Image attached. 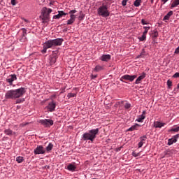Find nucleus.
<instances>
[{
    "mask_svg": "<svg viewBox=\"0 0 179 179\" xmlns=\"http://www.w3.org/2000/svg\"><path fill=\"white\" fill-rule=\"evenodd\" d=\"M26 93V89L24 87H21L17 90H10L6 92L5 99L6 100H16L19 97H22L23 94Z\"/></svg>",
    "mask_w": 179,
    "mask_h": 179,
    "instance_id": "obj_1",
    "label": "nucleus"
},
{
    "mask_svg": "<svg viewBox=\"0 0 179 179\" xmlns=\"http://www.w3.org/2000/svg\"><path fill=\"white\" fill-rule=\"evenodd\" d=\"M99 128L91 129L89 132L84 133L83 134L82 139L83 141H90L92 143L96 139V136L99 134Z\"/></svg>",
    "mask_w": 179,
    "mask_h": 179,
    "instance_id": "obj_2",
    "label": "nucleus"
},
{
    "mask_svg": "<svg viewBox=\"0 0 179 179\" xmlns=\"http://www.w3.org/2000/svg\"><path fill=\"white\" fill-rule=\"evenodd\" d=\"M110 6L108 5V2L103 3L101 6L97 9V13L99 16H101L102 17H108L110 16Z\"/></svg>",
    "mask_w": 179,
    "mask_h": 179,
    "instance_id": "obj_3",
    "label": "nucleus"
},
{
    "mask_svg": "<svg viewBox=\"0 0 179 179\" xmlns=\"http://www.w3.org/2000/svg\"><path fill=\"white\" fill-rule=\"evenodd\" d=\"M41 125H43L45 128H50L52 125H54V120L51 119H45V120H40L38 121Z\"/></svg>",
    "mask_w": 179,
    "mask_h": 179,
    "instance_id": "obj_4",
    "label": "nucleus"
},
{
    "mask_svg": "<svg viewBox=\"0 0 179 179\" xmlns=\"http://www.w3.org/2000/svg\"><path fill=\"white\" fill-rule=\"evenodd\" d=\"M47 7H43L42 8V15H41V19H42V23H47L48 20H50V15L47 12Z\"/></svg>",
    "mask_w": 179,
    "mask_h": 179,
    "instance_id": "obj_5",
    "label": "nucleus"
},
{
    "mask_svg": "<svg viewBox=\"0 0 179 179\" xmlns=\"http://www.w3.org/2000/svg\"><path fill=\"white\" fill-rule=\"evenodd\" d=\"M46 150L43 145H38L34 150V155H44L45 153Z\"/></svg>",
    "mask_w": 179,
    "mask_h": 179,
    "instance_id": "obj_6",
    "label": "nucleus"
},
{
    "mask_svg": "<svg viewBox=\"0 0 179 179\" xmlns=\"http://www.w3.org/2000/svg\"><path fill=\"white\" fill-rule=\"evenodd\" d=\"M57 103L54 101H52L45 108H46V110H48V111H49L50 113H52V111H55Z\"/></svg>",
    "mask_w": 179,
    "mask_h": 179,
    "instance_id": "obj_7",
    "label": "nucleus"
},
{
    "mask_svg": "<svg viewBox=\"0 0 179 179\" xmlns=\"http://www.w3.org/2000/svg\"><path fill=\"white\" fill-rule=\"evenodd\" d=\"M138 76L136 75H124L123 76H122V79H124V80H129V82H134V80H135V79H136Z\"/></svg>",
    "mask_w": 179,
    "mask_h": 179,
    "instance_id": "obj_8",
    "label": "nucleus"
},
{
    "mask_svg": "<svg viewBox=\"0 0 179 179\" xmlns=\"http://www.w3.org/2000/svg\"><path fill=\"white\" fill-rule=\"evenodd\" d=\"M14 80H17V77L16 76V74L10 75L9 77L6 79V82L9 83L10 86H12V85H13Z\"/></svg>",
    "mask_w": 179,
    "mask_h": 179,
    "instance_id": "obj_9",
    "label": "nucleus"
},
{
    "mask_svg": "<svg viewBox=\"0 0 179 179\" xmlns=\"http://www.w3.org/2000/svg\"><path fill=\"white\" fill-rule=\"evenodd\" d=\"M178 138H179V134H176V135L173 136L171 138H169L168 140L167 145L169 146H171V145H173V143H176L177 142Z\"/></svg>",
    "mask_w": 179,
    "mask_h": 179,
    "instance_id": "obj_10",
    "label": "nucleus"
},
{
    "mask_svg": "<svg viewBox=\"0 0 179 179\" xmlns=\"http://www.w3.org/2000/svg\"><path fill=\"white\" fill-rule=\"evenodd\" d=\"M52 41L54 47H57V45H62V43H64V39L62 38H57L56 39H52Z\"/></svg>",
    "mask_w": 179,
    "mask_h": 179,
    "instance_id": "obj_11",
    "label": "nucleus"
},
{
    "mask_svg": "<svg viewBox=\"0 0 179 179\" xmlns=\"http://www.w3.org/2000/svg\"><path fill=\"white\" fill-rule=\"evenodd\" d=\"M145 78H146V74L145 73V72H143L141 75L138 76L136 80L135 84L139 85V83H141V82H142V80H143V79H145Z\"/></svg>",
    "mask_w": 179,
    "mask_h": 179,
    "instance_id": "obj_12",
    "label": "nucleus"
},
{
    "mask_svg": "<svg viewBox=\"0 0 179 179\" xmlns=\"http://www.w3.org/2000/svg\"><path fill=\"white\" fill-rule=\"evenodd\" d=\"M66 15H68V13H65L62 10L58 11V14L56 15H54L53 19H55V20L61 19L62 16H66Z\"/></svg>",
    "mask_w": 179,
    "mask_h": 179,
    "instance_id": "obj_13",
    "label": "nucleus"
},
{
    "mask_svg": "<svg viewBox=\"0 0 179 179\" xmlns=\"http://www.w3.org/2000/svg\"><path fill=\"white\" fill-rule=\"evenodd\" d=\"M101 61H103L104 62H108L110 59H111V55H102L101 57L99 58Z\"/></svg>",
    "mask_w": 179,
    "mask_h": 179,
    "instance_id": "obj_14",
    "label": "nucleus"
},
{
    "mask_svg": "<svg viewBox=\"0 0 179 179\" xmlns=\"http://www.w3.org/2000/svg\"><path fill=\"white\" fill-rule=\"evenodd\" d=\"M43 45L46 47V48H52L54 47V43L52 40H48V41L45 42Z\"/></svg>",
    "mask_w": 179,
    "mask_h": 179,
    "instance_id": "obj_15",
    "label": "nucleus"
},
{
    "mask_svg": "<svg viewBox=\"0 0 179 179\" xmlns=\"http://www.w3.org/2000/svg\"><path fill=\"white\" fill-rule=\"evenodd\" d=\"M49 60L50 62V65H54V64H55V62H57V55H50Z\"/></svg>",
    "mask_w": 179,
    "mask_h": 179,
    "instance_id": "obj_16",
    "label": "nucleus"
},
{
    "mask_svg": "<svg viewBox=\"0 0 179 179\" xmlns=\"http://www.w3.org/2000/svg\"><path fill=\"white\" fill-rule=\"evenodd\" d=\"M76 10H71L69 12V15H70V19H73V20H76V15H75V13H76Z\"/></svg>",
    "mask_w": 179,
    "mask_h": 179,
    "instance_id": "obj_17",
    "label": "nucleus"
},
{
    "mask_svg": "<svg viewBox=\"0 0 179 179\" xmlns=\"http://www.w3.org/2000/svg\"><path fill=\"white\" fill-rule=\"evenodd\" d=\"M94 72H100L101 71H104V66H101L100 64H98L95 66L94 69Z\"/></svg>",
    "mask_w": 179,
    "mask_h": 179,
    "instance_id": "obj_18",
    "label": "nucleus"
},
{
    "mask_svg": "<svg viewBox=\"0 0 179 179\" xmlns=\"http://www.w3.org/2000/svg\"><path fill=\"white\" fill-rule=\"evenodd\" d=\"M67 170H69V171H75L76 170V166L72 164H69L67 166Z\"/></svg>",
    "mask_w": 179,
    "mask_h": 179,
    "instance_id": "obj_19",
    "label": "nucleus"
},
{
    "mask_svg": "<svg viewBox=\"0 0 179 179\" xmlns=\"http://www.w3.org/2000/svg\"><path fill=\"white\" fill-rule=\"evenodd\" d=\"M141 125L138 124H135L134 125L131 126L128 129V131H138V128H139Z\"/></svg>",
    "mask_w": 179,
    "mask_h": 179,
    "instance_id": "obj_20",
    "label": "nucleus"
},
{
    "mask_svg": "<svg viewBox=\"0 0 179 179\" xmlns=\"http://www.w3.org/2000/svg\"><path fill=\"white\" fill-rule=\"evenodd\" d=\"M173 11H169L163 18V20H169L171 16H173Z\"/></svg>",
    "mask_w": 179,
    "mask_h": 179,
    "instance_id": "obj_21",
    "label": "nucleus"
},
{
    "mask_svg": "<svg viewBox=\"0 0 179 179\" xmlns=\"http://www.w3.org/2000/svg\"><path fill=\"white\" fill-rule=\"evenodd\" d=\"M164 125H166V123H162L161 122H155V128H162V127H164Z\"/></svg>",
    "mask_w": 179,
    "mask_h": 179,
    "instance_id": "obj_22",
    "label": "nucleus"
},
{
    "mask_svg": "<svg viewBox=\"0 0 179 179\" xmlns=\"http://www.w3.org/2000/svg\"><path fill=\"white\" fill-rule=\"evenodd\" d=\"M145 57H146V51L145 49H142L141 52L136 57V58H145Z\"/></svg>",
    "mask_w": 179,
    "mask_h": 179,
    "instance_id": "obj_23",
    "label": "nucleus"
},
{
    "mask_svg": "<svg viewBox=\"0 0 179 179\" xmlns=\"http://www.w3.org/2000/svg\"><path fill=\"white\" fill-rule=\"evenodd\" d=\"M145 118H146V116L141 115L138 116L136 121H137V122H143V120H145Z\"/></svg>",
    "mask_w": 179,
    "mask_h": 179,
    "instance_id": "obj_24",
    "label": "nucleus"
},
{
    "mask_svg": "<svg viewBox=\"0 0 179 179\" xmlns=\"http://www.w3.org/2000/svg\"><path fill=\"white\" fill-rule=\"evenodd\" d=\"M179 5V0H174L171 5V8H177Z\"/></svg>",
    "mask_w": 179,
    "mask_h": 179,
    "instance_id": "obj_25",
    "label": "nucleus"
},
{
    "mask_svg": "<svg viewBox=\"0 0 179 179\" xmlns=\"http://www.w3.org/2000/svg\"><path fill=\"white\" fill-rule=\"evenodd\" d=\"M52 148H54V145L50 143L46 147V152H48V153L51 152V150H52Z\"/></svg>",
    "mask_w": 179,
    "mask_h": 179,
    "instance_id": "obj_26",
    "label": "nucleus"
},
{
    "mask_svg": "<svg viewBox=\"0 0 179 179\" xmlns=\"http://www.w3.org/2000/svg\"><path fill=\"white\" fill-rule=\"evenodd\" d=\"M4 134L10 136L13 134V131L11 129H7L4 130Z\"/></svg>",
    "mask_w": 179,
    "mask_h": 179,
    "instance_id": "obj_27",
    "label": "nucleus"
},
{
    "mask_svg": "<svg viewBox=\"0 0 179 179\" xmlns=\"http://www.w3.org/2000/svg\"><path fill=\"white\" fill-rule=\"evenodd\" d=\"M142 3V0H136L134 3V6L136 8H139L141 6V3Z\"/></svg>",
    "mask_w": 179,
    "mask_h": 179,
    "instance_id": "obj_28",
    "label": "nucleus"
},
{
    "mask_svg": "<svg viewBox=\"0 0 179 179\" xmlns=\"http://www.w3.org/2000/svg\"><path fill=\"white\" fill-rule=\"evenodd\" d=\"M16 162L18 163H22V162H24V158L22 156L17 157Z\"/></svg>",
    "mask_w": 179,
    "mask_h": 179,
    "instance_id": "obj_29",
    "label": "nucleus"
},
{
    "mask_svg": "<svg viewBox=\"0 0 179 179\" xmlns=\"http://www.w3.org/2000/svg\"><path fill=\"white\" fill-rule=\"evenodd\" d=\"M143 29H144V31L143 32V34H145L146 36L149 30H150V27H143Z\"/></svg>",
    "mask_w": 179,
    "mask_h": 179,
    "instance_id": "obj_30",
    "label": "nucleus"
},
{
    "mask_svg": "<svg viewBox=\"0 0 179 179\" xmlns=\"http://www.w3.org/2000/svg\"><path fill=\"white\" fill-rule=\"evenodd\" d=\"M85 14L82 13V11L80 12V15L78 16V20H83L85 19Z\"/></svg>",
    "mask_w": 179,
    "mask_h": 179,
    "instance_id": "obj_31",
    "label": "nucleus"
},
{
    "mask_svg": "<svg viewBox=\"0 0 179 179\" xmlns=\"http://www.w3.org/2000/svg\"><path fill=\"white\" fill-rule=\"evenodd\" d=\"M169 132H179V126L177 127L172 128L169 130Z\"/></svg>",
    "mask_w": 179,
    "mask_h": 179,
    "instance_id": "obj_32",
    "label": "nucleus"
},
{
    "mask_svg": "<svg viewBox=\"0 0 179 179\" xmlns=\"http://www.w3.org/2000/svg\"><path fill=\"white\" fill-rule=\"evenodd\" d=\"M138 40L140 41H144V40H146V35L145 34H143V35L138 38Z\"/></svg>",
    "mask_w": 179,
    "mask_h": 179,
    "instance_id": "obj_33",
    "label": "nucleus"
},
{
    "mask_svg": "<svg viewBox=\"0 0 179 179\" xmlns=\"http://www.w3.org/2000/svg\"><path fill=\"white\" fill-rule=\"evenodd\" d=\"M75 23V20H73L72 18H70L69 20H67V24H73Z\"/></svg>",
    "mask_w": 179,
    "mask_h": 179,
    "instance_id": "obj_34",
    "label": "nucleus"
},
{
    "mask_svg": "<svg viewBox=\"0 0 179 179\" xmlns=\"http://www.w3.org/2000/svg\"><path fill=\"white\" fill-rule=\"evenodd\" d=\"M67 97L69 99H71V97H76V94L75 93H69L67 95Z\"/></svg>",
    "mask_w": 179,
    "mask_h": 179,
    "instance_id": "obj_35",
    "label": "nucleus"
},
{
    "mask_svg": "<svg viewBox=\"0 0 179 179\" xmlns=\"http://www.w3.org/2000/svg\"><path fill=\"white\" fill-rule=\"evenodd\" d=\"M132 156H134V157H138V156H141V152L136 153L135 151H134L132 152Z\"/></svg>",
    "mask_w": 179,
    "mask_h": 179,
    "instance_id": "obj_36",
    "label": "nucleus"
},
{
    "mask_svg": "<svg viewBox=\"0 0 179 179\" xmlns=\"http://www.w3.org/2000/svg\"><path fill=\"white\" fill-rule=\"evenodd\" d=\"M152 34H153L154 37L159 36V32L157 31V30H154Z\"/></svg>",
    "mask_w": 179,
    "mask_h": 179,
    "instance_id": "obj_37",
    "label": "nucleus"
},
{
    "mask_svg": "<svg viewBox=\"0 0 179 179\" xmlns=\"http://www.w3.org/2000/svg\"><path fill=\"white\" fill-rule=\"evenodd\" d=\"M166 83H167L168 87H171V86L173 85V82H171V80H168Z\"/></svg>",
    "mask_w": 179,
    "mask_h": 179,
    "instance_id": "obj_38",
    "label": "nucleus"
},
{
    "mask_svg": "<svg viewBox=\"0 0 179 179\" xmlns=\"http://www.w3.org/2000/svg\"><path fill=\"white\" fill-rule=\"evenodd\" d=\"M24 101V99H20L16 100V104H19V103H23Z\"/></svg>",
    "mask_w": 179,
    "mask_h": 179,
    "instance_id": "obj_39",
    "label": "nucleus"
},
{
    "mask_svg": "<svg viewBox=\"0 0 179 179\" xmlns=\"http://www.w3.org/2000/svg\"><path fill=\"white\" fill-rule=\"evenodd\" d=\"M131 108V103H126L124 104V108H126L127 110H128V108Z\"/></svg>",
    "mask_w": 179,
    "mask_h": 179,
    "instance_id": "obj_40",
    "label": "nucleus"
},
{
    "mask_svg": "<svg viewBox=\"0 0 179 179\" xmlns=\"http://www.w3.org/2000/svg\"><path fill=\"white\" fill-rule=\"evenodd\" d=\"M45 12L48 13V15L50 16V14L51 13V12H52V9L51 8H47L45 10Z\"/></svg>",
    "mask_w": 179,
    "mask_h": 179,
    "instance_id": "obj_41",
    "label": "nucleus"
},
{
    "mask_svg": "<svg viewBox=\"0 0 179 179\" xmlns=\"http://www.w3.org/2000/svg\"><path fill=\"white\" fill-rule=\"evenodd\" d=\"M47 50H48V48L43 45V49L42 50L41 52L43 54H45V52H47Z\"/></svg>",
    "mask_w": 179,
    "mask_h": 179,
    "instance_id": "obj_42",
    "label": "nucleus"
},
{
    "mask_svg": "<svg viewBox=\"0 0 179 179\" xmlns=\"http://www.w3.org/2000/svg\"><path fill=\"white\" fill-rule=\"evenodd\" d=\"M21 30H22V34H23L22 35H23L24 36L27 34V30H26L25 28H22Z\"/></svg>",
    "mask_w": 179,
    "mask_h": 179,
    "instance_id": "obj_43",
    "label": "nucleus"
},
{
    "mask_svg": "<svg viewBox=\"0 0 179 179\" xmlns=\"http://www.w3.org/2000/svg\"><path fill=\"white\" fill-rule=\"evenodd\" d=\"M143 143H145V142L143 141H140L138 144V146L139 148H142L143 146Z\"/></svg>",
    "mask_w": 179,
    "mask_h": 179,
    "instance_id": "obj_44",
    "label": "nucleus"
},
{
    "mask_svg": "<svg viewBox=\"0 0 179 179\" xmlns=\"http://www.w3.org/2000/svg\"><path fill=\"white\" fill-rule=\"evenodd\" d=\"M127 2H128V0H123L122 1V6H127Z\"/></svg>",
    "mask_w": 179,
    "mask_h": 179,
    "instance_id": "obj_45",
    "label": "nucleus"
},
{
    "mask_svg": "<svg viewBox=\"0 0 179 179\" xmlns=\"http://www.w3.org/2000/svg\"><path fill=\"white\" fill-rule=\"evenodd\" d=\"M140 139L141 142H144L145 141H146V136H141Z\"/></svg>",
    "mask_w": 179,
    "mask_h": 179,
    "instance_id": "obj_46",
    "label": "nucleus"
},
{
    "mask_svg": "<svg viewBox=\"0 0 179 179\" xmlns=\"http://www.w3.org/2000/svg\"><path fill=\"white\" fill-rule=\"evenodd\" d=\"M11 5H13V6H15L16 5V0H11Z\"/></svg>",
    "mask_w": 179,
    "mask_h": 179,
    "instance_id": "obj_47",
    "label": "nucleus"
},
{
    "mask_svg": "<svg viewBox=\"0 0 179 179\" xmlns=\"http://www.w3.org/2000/svg\"><path fill=\"white\" fill-rule=\"evenodd\" d=\"M141 24L145 25V24H148V22H146V21L143 19L141 20Z\"/></svg>",
    "mask_w": 179,
    "mask_h": 179,
    "instance_id": "obj_48",
    "label": "nucleus"
},
{
    "mask_svg": "<svg viewBox=\"0 0 179 179\" xmlns=\"http://www.w3.org/2000/svg\"><path fill=\"white\" fill-rule=\"evenodd\" d=\"M173 78H179V73H176L173 76Z\"/></svg>",
    "mask_w": 179,
    "mask_h": 179,
    "instance_id": "obj_49",
    "label": "nucleus"
},
{
    "mask_svg": "<svg viewBox=\"0 0 179 179\" xmlns=\"http://www.w3.org/2000/svg\"><path fill=\"white\" fill-rule=\"evenodd\" d=\"M97 78V75H92V79H96Z\"/></svg>",
    "mask_w": 179,
    "mask_h": 179,
    "instance_id": "obj_50",
    "label": "nucleus"
},
{
    "mask_svg": "<svg viewBox=\"0 0 179 179\" xmlns=\"http://www.w3.org/2000/svg\"><path fill=\"white\" fill-rule=\"evenodd\" d=\"M120 80L121 82H124V80H125V78H122V77H121V78H120Z\"/></svg>",
    "mask_w": 179,
    "mask_h": 179,
    "instance_id": "obj_51",
    "label": "nucleus"
},
{
    "mask_svg": "<svg viewBox=\"0 0 179 179\" xmlns=\"http://www.w3.org/2000/svg\"><path fill=\"white\" fill-rule=\"evenodd\" d=\"M169 0H162V2H163V3H166V2H167Z\"/></svg>",
    "mask_w": 179,
    "mask_h": 179,
    "instance_id": "obj_52",
    "label": "nucleus"
},
{
    "mask_svg": "<svg viewBox=\"0 0 179 179\" xmlns=\"http://www.w3.org/2000/svg\"><path fill=\"white\" fill-rule=\"evenodd\" d=\"M145 114H146V110L143 111L142 115H145Z\"/></svg>",
    "mask_w": 179,
    "mask_h": 179,
    "instance_id": "obj_53",
    "label": "nucleus"
},
{
    "mask_svg": "<svg viewBox=\"0 0 179 179\" xmlns=\"http://www.w3.org/2000/svg\"><path fill=\"white\" fill-rule=\"evenodd\" d=\"M154 2H155V0H150L151 3H154Z\"/></svg>",
    "mask_w": 179,
    "mask_h": 179,
    "instance_id": "obj_54",
    "label": "nucleus"
},
{
    "mask_svg": "<svg viewBox=\"0 0 179 179\" xmlns=\"http://www.w3.org/2000/svg\"><path fill=\"white\" fill-rule=\"evenodd\" d=\"M49 5H50V6H52V5H53L52 2H50V3H49Z\"/></svg>",
    "mask_w": 179,
    "mask_h": 179,
    "instance_id": "obj_55",
    "label": "nucleus"
},
{
    "mask_svg": "<svg viewBox=\"0 0 179 179\" xmlns=\"http://www.w3.org/2000/svg\"><path fill=\"white\" fill-rule=\"evenodd\" d=\"M46 169H50V166H45Z\"/></svg>",
    "mask_w": 179,
    "mask_h": 179,
    "instance_id": "obj_56",
    "label": "nucleus"
},
{
    "mask_svg": "<svg viewBox=\"0 0 179 179\" xmlns=\"http://www.w3.org/2000/svg\"><path fill=\"white\" fill-rule=\"evenodd\" d=\"M24 22H28V20H26V19H24Z\"/></svg>",
    "mask_w": 179,
    "mask_h": 179,
    "instance_id": "obj_57",
    "label": "nucleus"
},
{
    "mask_svg": "<svg viewBox=\"0 0 179 179\" xmlns=\"http://www.w3.org/2000/svg\"><path fill=\"white\" fill-rule=\"evenodd\" d=\"M178 89H179V83L178 84V86H177Z\"/></svg>",
    "mask_w": 179,
    "mask_h": 179,
    "instance_id": "obj_58",
    "label": "nucleus"
},
{
    "mask_svg": "<svg viewBox=\"0 0 179 179\" xmlns=\"http://www.w3.org/2000/svg\"><path fill=\"white\" fill-rule=\"evenodd\" d=\"M0 3H1V1H0Z\"/></svg>",
    "mask_w": 179,
    "mask_h": 179,
    "instance_id": "obj_59",
    "label": "nucleus"
}]
</instances>
